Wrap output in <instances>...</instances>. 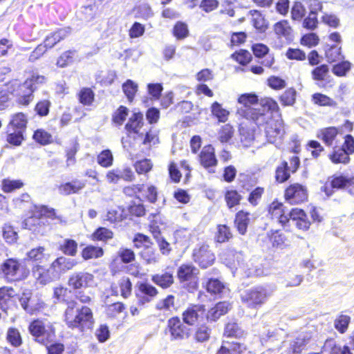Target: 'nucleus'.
Listing matches in <instances>:
<instances>
[{"instance_id": "nucleus-26", "label": "nucleus", "mask_w": 354, "mask_h": 354, "mask_svg": "<svg viewBox=\"0 0 354 354\" xmlns=\"http://www.w3.org/2000/svg\"><path fill=\"white\" fill-rule=\"evenodd\" d=\"M246 352L250 353L245 344L234 340L223 339L215 354H245Z\"/></svg>"}, {"instance_id": "nucleus-17", "label": "nucleus", "mask_w": 354, "mask_h": 354, "mask_svg": "<svg viewBox=\"0 0 354 354\" xmlns=\"http://www.w3.org/2000/svg\"><path fill=\"white\" fill-rule=\"evenodd\" d=\"M206 306L203 304H189L182 312L181 316L184 323L188 326H193L205 317Z\"/></svg>"}, {"instance_id": "nucleus-25", "label": "nucleus", "mask_w": 354, "mask_h": 354, "mask_svg": "<svg viewBox=\"0 0 354 354\" xmlns=\"http://www.w3.org/2000/svg\"><path fill=\"white\" fill-rule=\"evenodd\" d=\"M86 180L73 178L61 183L57 185V191L61 196H71L80 194L86 187Z\"/></svg>"}, {"instance_id": "nucleus-15", "label": "nucleus", "mask_w": 354, "mask_h": 354, "mask_svg": "<svg viewBox=\"0 0 354 354\" xmlns=\"http://www.w3.org/2000/svg\"><path fill=\"white\" fill-rule=\"evenodd\" d=\"M328 180L322 187V191L326 196L333 195L335 189H346L351 194L354 176L348 177L342 174H334Z\"/></svg>"}, {"instance_id": "nucleus-34", "label": "nucleus", "mask_w": 354, "mask_h": 354, "mask_svg": "<svg viewBox=\"0 0 354 354\" xmlns=\"http://www.w3.org/2000/svg\"><path fill=\"white\" fill-rule=\"evenodd\" d=\"M69 34V28H60L46 35L44 41L46 44L47 47L51 49L58 43L68 37Z\"/></svg>"}, {"instance_id": "nucleus-62", "label": "nucleus", "mask_w": 354, "mask_h": 354, "mask_svg": "<svg viewBox=\"0 0 354 354\" xmlns=\"http://www.w3.org/2000/svg\"><path fill=\"white\" fill-rule=\"evenodd\" d=\"M127 219L125 207H118L117 209H109L106 215V221L110 223H117Z\"/></svg>"}, {"instance_id": "nucleus-56", "label": "nucleus", "mask_w": 354, "mask_h": 354, "mask_svg": "<svg viewBox=\"0 0 354 354\" xmlns=\"http://www.w3.org/2000/svg\"><path fill=\"white\" fill-rule=\"evenodd\" d=\"M79 150L80 145L76 140L71 142L70 145L65 149L66 166L67 167L76 163V155Z\"/></svg>"}, {"instance_id": "nucleus-27", "label": "nucleus", "mask_w": 354, "mask_h": 354, "mask_svg": "<svg viewBox=\"0 0 354 354\" xmlns=\"http://www.w3.org/2000/svg\"><path fill=\"white\" fill-rule=\"evenodd\" d=\"M231 305L228 301H221L206 310L205 319L208 322H216L221 317L226 315L230 310Z\"/></svg>"}, {"instance_id": "nucleus-46", "label": "nucleus", "mask_w": 354, "mask_h": 354, "mask_svg": "<svg viewBox=\"0 0 354 354\" xmlns=\"http://www.w3.org/2000/svg\"><path fill=\"white\" fill-rule=\"evenodd\" d=\"M273 31L277 38L289 39L292 33V28L286 19H281L273 25Z\"/></svg>"}, {"instance_id": "nucleus-30", "label": "nucleus", "mask_w": 354, "mask_h": 354, "mask_svg": "<svg viewBox=\"0 0 354 354\" xmlns=\"http://www.w3.org/2000/svg\"><path fill=\"white\" fill-rule=\"evenodd\" d=\"M198 161L205 169L214 167L218 165L215 149L212 145L204 146L198 156Z\"/></svg>"}, {"instance_id": "nucleus-44", "label": "nucleus", "mask_w": 354, "mask_h": 354, "mask_svg": "<svg viewBox=\"0 0 354 354\" xmlns=\"http://www.w3.org/2000/svg\"><path fill=\"white\" fill-rule=\"evenodd\" d=\"M233 238V232L230 226L226 224H218L214 234V242L224 243L229 242Z\"/></svg>"}, {"instance_id": "nucleus-55", "label": "nucleus", "mask_w": 354, "mask_h": 354, "mask_svg": "<svg viewBox=\"0 0 354 354\" xmlns=\"http://www.w3.org/2000/svg\"><path fill=\"white\" fill-rule=\"evenodd\" d=\"M52 103L48 99L39 100L34 106L35 115L40 118L47 117L50 112Z\"/></svg>"}, {"instance_id": "nucleus-9", "label": "nucleus", "mask_w": 354, "mask_h": 354, "mask_svg": "<svg viewBox=\"0 0 354 354\" xmlns=\"http://www.w3.org/2000/svg\"><path fill=\"white\" fill-rule=\"evenodd\" d=\"M192 259L202 270L213 266L216 259L214 252L207 242H203L193 249Z\"/></svg>"}, {"instance_id": "nucleus-52", "label": "nucleus", "mask_w": 354, "mask_h": 354, "mask_svg": "<svg viewBox=\"0 0 354 354\" xmlns=\"http://www.w3.org/2000/svg\"><path fill=\"white\" fill-rule=\"evenodd\" d=\"M24 186L20 179L3 178L1 182V189L3 193L8 194L21 189Z\"/></svg>"}, {"instance_id": "nucleus-39", "label": "nucleus", "mask_w": 354, "mask_h": 354, "mask_svg": "<svg viewBox=\"0 0 354 354\" xmlns=\"http://www.w3.org/2000/svg\"><path fill=\"white\" fill-rule=\"evenodd\" d=\"M156 309L158 311L169 314L177 311L176 297L173 295H167L165 298L160 299L156 304Z\"/></svg>"}, {"instance_id": "nucleus-36", "label": "nucleus", "mask_w": 354, "mask_h": 354, "mask_svg": "<svg viewBox=\"0 0 354 354\" xmlns=\"http://www.w3.org/2000/svg\"><path fill=\"white\" fill-rule=\"evenodd\" d=\"M28 124V118L26 113L19 111L11 115L8 124V129L26 131Z\"/></svg>"}, {"instance_id": "nucleus-7", "label": "nucleus", "mask_w": 354, "mask_h": 354, "mask_svg": "<svg viewBox=\"0 0 354 354\" xmlns=\"http://www.w3.org/2000/svg\"><path fill=\"white\" fill-rule=\"evenodd\" d=\"M301 165L299 156L292 155L288 160H283L276 167L274 180L277 183L282 184L290 180L291 174L296 173Z\"/></svg>"}, {"instance_id": "nucleus-24", "label": "nucleus", "mask_w": 354, "mask_h": 354, "mask_svg": "<svg viewBox=\"0 0 354 354\" xmlns=\"http://www.w3.org/2000/svg\"><path fill=\"white\" fill-rule=\"evenodd\" d=\"M312 80L321 87L333 82V78L330 75V67L326 64H321L314 67L310 72Z\"/></svg>"}, {"instance_id": "nucleus-8", "label": "nucleus", "mask_w": 354, "mask_h": 354, "mask_svg": "<svg viewBox=\"0 0 354 354\" xmlns=\"http://www.w3.org/2000/svg\"><path fill=\"white\" fill-rule=\"evenodd\" d=\"M177 278L179 283L189 292H194L198 288L197 269L192 263L181 264L177 270Z\"/></svg>"}, {"instance_id": "nucleus-53", "label": "nucleus", "mask_w": 354, "mask_h": 354, "mask_svg": "<svg viewBox=\"0 0 354 354\" xmlns=\"http://www.w3.org/2000/svg\"><path fill=\"white\" fill-rule=\"evenodd\" d=\"M104 254V250L102 247L93 245H86L81 251V257L85 261L100 258Z\"/></svg>"}, {"instance_id": "nucleus-29", "label": "nucleus", "mask_w": 354, "mask_h": 354, "mask_svg": "<svg viewBox=\"0 0 354 354\" xmlns=\"http://www.w3.org/2000/svg\"><path fill=\"white\" fill-rule=\"evenodd\" d=\"M290 220L295 222L297 230L307 232L311 226V221L308 218L306 212L301 208L293 207L290 209Z\"/></svg>"}, {"instance_id": "nucleus-38", "label": "nucleus", "mask_w": 354, "mask_h": 354, "mask_svg": "<svg viewBox=\"0 0 354 354\" xmlns=\"http://www.w3.org/2000/svg\"><path fill=\"white\" fill-rule=\"evenodd\" d=\"M30 218H47L54 220L56 219L57 216L56 215V211L54 208L49 207L46 205H33L32 209H30Z\"/></svg>"}, {"instance_id": "nucleus-57", "label": "nucleus", "mask_w": 354, "mask_h": 354, "mask_svg": "<svg viewBox=\"0 0 354 354\" xmlns=\"http://www.w3.org/2000/svg\"><path fill=\"white\" fill-rule=\"evenodd\" d=\"M234 133V128L231 124H225L218 131V139L223 144L228 143L232 140Z\"/></svg>"}, {"instance_id": "nucleus-5", "label": "nucleus", "mask_w": 354, "mask_h": 354, "mask_svg": "<svg viewBox=\"0 0 354 354\" xmlns=\"http://www.w3.org/2000/svg\"><path fill=\"white\" fill-rule=\"evenodd\" d=\"M28 329L34 340L44 346L49 344L55 337V329L53 326L46 324L45 322L40 319L31 321Z\"/></svg>"}, {"instance_id": "nucleus-37", "label": "nucleus", "mask_w": 354, "mask_h": 354, "mask_svg": "<svg viewBox=\"0 0 354 354\" xmlns=\"http://www.w3.org/2000/svg\"><path fill=\"white\" fill-rule=\"evenodd\" d=\"M71 290L63 285H59L53 288V299L55 302L64 304L68 307L71 302H77L75 300L70 299L69 295Z\"/></svg>"}, {"instance_id": "nucleus-6", "label": "nucleus", "mask_w": 354, "mask_h": 354, "mask_svg": "<svg viewBox=\"0 0 354 354\" xmlns=\"http://www.w3.org/2000/svg\"><path fill=\"white\" fill-rule=\"evenodd\" d=\"M331 148L333 150L329 153L328 158L333 163L348 164L351 161L350 156L354 153V138L351 134H346L341 146L339 144Z\"/></svg>"}, {"instance_id": "nucleus-35", "label": "nucleus", "mask_w": 354, "mask_h": 354, "mask_svg": "<svg viewBox=\"0 0 354 354\" xmlns=\"http://www.w3.org/2000/svg\"><path fill=\"white\" fill-rule=\"evenodd\" d=\"M250 223V213L241 209L235 214L234 224L237 232L241 235H245Z\"/></svg>"}, {"instance_id": "nucleus-51", "label": "nucleus", "mask_w": 354, "mask_h": 354, "mask_svg": "<svg viewBox=\"0 0 354 354\" xmlns=\"http://www.w3.org/2000/svg\"><path fill=\"white\" fill-rule=\"evenodd\" d=\"M212 115L215 118L218 122L225 123L227 121L230 115V111L223 108L222 104L218 102H214L210 106Z\"/></svg>"}, {"instance_id": "nucleus-1", "label": "nucleus", "mask_w": 354, "mask_h": 354, "mask_svg": "<svg viewBox=\"0 0 354 354\" xmlns=\"http://www.w3.org/2000/svg\"><path fill=\"white\" fill-rule=\"evenodd\" d=\"M64 322L68 328L85 332L93 328L94 315L88 306H77V302H71L64 312Z\"/></svg>"}, {"instance_id": "nucleus-21", "label": "nucleus", "mask_w": 354, "mask_h": 354, "mask_svg": "<svg viewBox=\"0 0 354 354\" xmlns=\"http://www.w3.org/2000/svg\"><path fill=\"white\" fill-rule=\"evenodd\" d=\"M133 290V284L131 279L123 275L113 281L110 285V292L113 296H121L124 299L129 298Z\"/></svg>"}, {"instance_id": "nucleus-64", "label": "nucleus", "mask_w": 354, "mask_h": 354, "mask_svg": "<svg viewBox=\"0 0 354 354\" xmlns=\"http://www.w3.org/2000/svg\"><path fill=\"white\" fill-rule=\"evenodd\" d=\"M309 342L310 337L298 336L291 342L289 349L292 354H301Z\"/></svg>"}, {"instance_id": "nucleus-58", "label": "nucleus", "mask_w": 354, "mask_h": 354, "mask_svg": "<svg viewBox=\"0 0 354 354\" xmlns=\"http://www.w3.org/2000/svg\"><path fill=\"white\" fill-rule=\"evenodd\" d=\"M59 250L65 255L75 257L77 254V242L72 239H65L59 246Z\"/></svg>"}, {"instance_id": "nucleus-31", "label": "nucleus", "mask_w": 354, "mask_h": 354, "mask_svg": "<svg viewBox=\"0 0 354 354\" xmlns=\"http://www.w3.org/2000/svg\"><path fill=\"white\" fill-rule=\"evenodd\" d=\"M77 264L76 261L64 256L57 257L50 263L57 279H59L62 274L72 270Z\"/></svg>"}, {"instance_id": "nucleus-47", "label": "nucleus", "mask_w": 354, "mask_h": 354, "mask_svg": "<svg viewBox=\"0 0 354 354\" xmlns=\"http://www.w3.org/2000/svg\"><path fill=\"white\" fill-rule=\"evenodd\" d=\"M75 49H68L62 53L56 59V66L58 68H66L73 64L77 57Z\"/></svg>"}, {"instance_id": "nucleus-50", "label": "nucleus", "mask_w": 354, "mask_h": 354, "mask_svg": "<svg viewBox=\"0 0 354 354\" xmlns=\"http://www.w3.org/2000/svg\"><path fill=\"white\" fill-rule=\"evenodd\" d=\"M240 141L244 147L251 146L254 140L255 130L246 125H241L239 129Z\"/></svg>"}, {"instance_id": "nucleus-43", "label": "nucleus", "mask_w": 354, "mask_h": 354, "mask_svg": "<svg viewBox=\"0 0 354 354\" xmlns=\"http://www.w3.org/2000/svg\"><path fill=\"white\" fill-rule=\"evenodd\" d=\"M212 329L206 324L196 326L194 330L193 339L196 343L207 342L212 335Z\"/></svg>"}, {"instance_id": "nucleus-11", "label": "nucleus", "mask_w": 354, "mask_h": 354, "mask_svg": "<svg viewBox=\"0 0 354 354\" xmlns=\"http://www.w3.org/2000/svg\"><path fill=\"white\" fill-rule=\"evenodd\" d=\"M187 326L178 316H172L167 322L165 333L171 341H183L191 335V330Z\"/></svg>"}, {"instance_id": "nucleus-42", "label": "nucleus", "mask_w": 354, "mask_h": 354, "mask_svg": "<svg viewBox=\"0 0 354 354\" xmlns=\"http://www.w3.org/2000/svg\"><path fill=\"white\" fill-rule=\"evenodd\" d=\"M267 238L272 248H283L286 245L287 237L281 230H270Z\"/></svg>"}, {"instance_id": "nucleus-23", "label": "nucleus", "mask_w": 354, "mask_h": 354, "mask_svg": "<svg viewBox=\"0 0 354 354\" xmlns=\"http://www.w3.org/2000/svg\"><path fill=\"white\" fill-rule=\"evenodd\" d=\"M144 126L143 114L140 111L133 112L124 125L126 133L129 137H140L142 136L140 129Z\"/></svg>"}, {"instance_id": "nucleus-10", "label": "nucleus", "mask_w": 354, "mask_h": 354, "mask_svg": "<svg viewBox=\"0 0 354 354\" xmlns=\"http://www.w3.org/2000/svg\"><path fill=\"white\" fill-rule=\"evenodd\" d=\"M283 196L285 202L290 205H301L308 201V188L301 183H292L285 187Z\"/></svg>"}, {"instance_id": "nucleus-33", "label": "nucleus", "mask_w": 354, "mask_h": 354, "mask_svg": "<svg viewBox=\"0 0 354 354\" xmlns=\"http://www.w3.org/2000/svg\"><path fill=\"white\" fill-rule=\"evenodd\" d=\"M251 16V24L259 33H264L269 28V22L265 15L259 10H251L249 11Z\"/></svg>"}, {"instance_id": "nucleus-54", "label": "nucleus", "mask_w": 354, "mask_h": 354, "mask_svg": "<svg viewBox=\"0 0 354 354\" xmlns=\"http://www.w3.org/2000/svg\"><path fill=\"white\" fill-rule=\"evenodd\" d=\"M324 56L328 64H333L344 59L341 47L336 45L328 46L325 49Z\"/></svg>"}, {"instance_id": "nucleus-40", "label": "nucleus", "mask_w": 354, "mask_h": 354, "mask_svg": "<svg viewBox=\"0 0 354 354\" xmlns=\"http://www.w3.org/2000/svg\"><path fill=\"white\" fill-rule=\"evenodd\" d=\"M78 102L84 106H91L95 100V93L91 87H82L76 93Z\"/></svg>"}, {"instance_id": "nucleus-49", "label": "nucleus", "mask_w": 354, "mask_h": 354, "mask_svg": "<svg viewBox=\"0 0 354 354\" xmlns=\"http://www.w3.org/2000/svg\"><path fill=\"white\" fill-rule=\"evenodd\" d=\"M32 140L41 146H46L53 142V135L44 128H38L32 133Z\"/></svg>"}, {"instance_id": "nucleus-41", "label": "nucleus", "mask_w": 354, "mask_h": 354, "mask_svg": "<svg viewBox=\"0 0 354 354\" xmlns=\"http://www.w3.org/2000/svg\"><path fill=\"white\" fill-rule=\"evenodd\" d=\"M146 214V206L141 202L136 203V201H131L125 208L127 219L129 218L132 220L135 218L143 217Z\"/></svg>"}, {"instance_id": "nucleus-63", "label": "nucleus", "mask_w": 354, "mask_h": 354, "mask_svg": "<svg viewBox=\"0 0 354 354\" xmlns=\"http://www.w3.org/2000/svg\"><path fill=\"white\" fill-rule=\"evenodd\" d=\"M327 344H330L328 354H353L351 348L348 345L345 344L342 346L338 344L332 338H328L326 339L324 346Z\"/></svg>"}, {"instance_id": "nucleus-14", "label": "nucleus", "mask_w": 354, "mask_h": 354, "mask_svg": "<svg viewBox=\"0 0 354 354\" xmlns=\"http://www.w3.org/2000/svg\"><path fill=\"white\" fill-rule=\"evenodd\" d=\"M268 214L271 220L276 221L283 228L290 226V210L278 199L272 201L268 206Z\"/></svg>"}, {"instance_id": "nucleus-59", "label": "nucleus", "mask_w": 354, "mask_h": 354, "mask_svg": "<svg viewBox=\"0 0 354 354\" xmlns=\"http://www.w3.org/2000/svg\"><path fill=\"white\" fill-rule=\"evenodd\" d=\"M6 341L12 347L18 348L23 344V338L18 328H8L6 333Z\"/></svg>"}, {"instance_id": "nucleus-3", "label": "nucleus", "mask_w": 354, "mask_h": 354, "mask_svg": "<svg viewBox=\"0 0 354 354\" xmlns=\"http://www.w3.org/2000/svg\"><path fill=\"white\" fill-rule=\"evenodd\" d=\"M1 270L7 281L16 283L24 281L30 274V270L26 265L14 258L6 259L1 265Z\"/></svg>"}, {"instance_id": "nucleus-2", "label": "nucleus", "mask_w": 354, "mask_h": 354, "mask_svg": "<svg viewBox=\"0 0 354 354\" xmlns=\"http://www.w3.org/2000/svg\"><path fill=\"white\" fill-rule=\"evenodd\" d=\"M241 106L237 109V114L241 117L253 121L258 127L262 125L266 119V113L252 106L259 102L258 96L254 93H243L238 98Z\"/></svg>"}, {"instance_id": "nucleus-61", "label": "nucleus", "mask_w": 354, "mask_h": 354, "mask_svg": "<svg viewBox=\"0 0 354 354\" xmlns=\"http://www.w3.org/2000/svg\"><path fill=\"white\" fill-rule=\"evenodd\" d=\"M113 237V232L111 230L105 227H99L91 234L90 239L93 241L106 242Z\"/></svg>"}, {"instance_id": "nucleus-60", "label": "nucleus", "mask_w": 354, "mask_h": 354, "mask_svg": "<svg viewBox=\"0 0 354 354\" xmlns=\"http://www.w3.org/2000/svg\"><path fill=\"white\" fill-rule=\"evenodd\" d=\"M333 65L331 71L337 77H345L352 68V64L348 60L343 59Z\"/></svg>"}, {"instance_id": "nucleus-22", "label": "nucleus", "mask_w": 354, "mask_h": 354, "mask_svg": "<svg viewBox=\"0 0 354 354\" xmlns=\"http://www.w3.org/2000/svg\"><path fill=\"white\" fill-rule=\"evenodd\" d=\"M341 135L338 127L330 126L320 129L317 133V138L321 140L326 147H332L340 144Z\"/></svg>"}, {"instance_id": "nucleus-18", "label": "nucleus", "mask_w": 354, "mask_h": 354, "mask_svg": "<svg viewBox=\"0 0 354 354\" xmlns=\"http://www.w3.org/2000/svg\"><path fill=\"white\" fill-rule=\"evenodd\" d=\"M94 281L95 277L92 273L78 271L69 275L67 285L73 290H79L91 287Z\"/></svg>"}, {"instance_id": "nucleus-28", "label": "nucleus", "mask_w": 354, "mask_h": 354, "mask_svg": "<svg viewBox=\"0 0 354 354\" xmlns=\"http://www.w3.org/2000/svg\"><path fill=\"white\" fill-rule=\"evenodd\" d=\"M151 281L162 289H167L174 283L173 268L167 267L161 272L151 276Z\"/></svg>"}, {"instance_id": "nucleus-20", "label": "nucleus", "mask_w": 354, "mask_h": 354, "mask_svg": "<svg viewBox=\"0 0 354 354\" xmlns=\"http://www.w3.org/2000/svg\"><path fill=\"white\" fill-rule=\"evenodd\" d=\"M266 122L261 126L265 125V133L267 140L271 143H276L283 136V124L281 120L271 119L268 113H266Z\"/></svg>"}, {"instance_id": "nucleus-45", "label": "nucleus", "mask_w": 354, "mask_h": 354, "mask_svg": "<svg viewBox=\"0 0 354 354\" xmlns=\"http://www.w3.org/2000/svg\"><path fill=\"white\" fill-rule=\"evenodd\" d=\"M203 287L211 295L221 296L225 289V284L217 278H208Z\"/></svg>"}, {"instance_id": "nucleus-32", "label": "nucleus", "mask_w": 354, "mask_h": 354, "mask_svg": "<svg viewBox=\"0 0 354 354\" xmlns=\"http://www.w3.org/2000/svg\"><path fill=\"white\" fill-rule=\"evenodd\" d=\"M17 295L15 290L11 286H2L0 288V308L6 312L15 304V297Z\"/></svg>"}, {"instance_id": "nucleus-12", "label": "nucleus", "mask_w": 354, "mask_h": 354, "mask_svg": "<svg viewBox=\"0 0 354 354\" xmlns=\"http://www.w3.org/2000/svg\"><path fill=\"white\" fill-rule=\"evenodd\" d=\"M239 189L234 186H230L225 188L223 192L224 201L227 207L230 209L241 205L243 199L242 193L248 192L250 190L251 185L246 180H241Z\"/></svg>"}, {"instance_id": "nucleus-16", "label": "nucleus", "mask_w": 354, "mask_h": 354, "mask_svg": "<svg viewBox=\"0 0 354 354\" xmlns=\"http://www.w3.org/2000/svg\"><path fill=\"white\" fill-rule=\"evenodd\" d=\"M158 293V290L147 281H138L136 284L135 297L139 306L152 301Z\"/></svg>"}, {"instance_id": "nucleus-4", "label": "nucleus", "mask_w": 354, "mask_h": 354, "mask_svg": "<svg viewBox=\"0 0 354 354\" xmlns=\"http://www.w3.org/2000/svg\"><path fill=\"white\" fill-rule=\"evenodd\" d=\"M270 291L265 286H257L243 291L241 302L250 309H259L270 297Z\"/></svg>"}, {"instance_id": "nucleus-13", "label": "nucleus", "mask_w": 354, "mask_h": 354, "mask_svg": "<svg viewBox=\"0 0 354 354\" xmlns=\"http://www.w3.org/2000/svg\"><path fill=\"white\" fill-rule=\"evenodd\" d=\"M132 241L135 248L143 250L140 256L147 263L156 261L155 250L153 248V243L149 236L138 232L135 234Z\"/></svg>"}, {"instance_id": "nucleus-19", "label": "nucleus", "mask_w": 354, "mask_h": 354, "mask_svg": "<svg viewBox=\"0 0 354 354\" xmlns=\"http://www.w3.org/2000/svg\"><path fill=\"white\" fill-rule=\"evenodd\" d=\"M31 273L35 283L41 286H46L57 280L51 265L47 267L40 263H35L32 266Z\"/></svg>"}, {"instance_id": "nucleus-48", "label": "nucleus", "mask_w": 354, "mask_h": 354, "mask_svg": "<svg viewBox=\"0 0 354 354\" xmlns=\"http://www.w3.org/2000/svg\"><path fill=\"white\" fill-rule=\"evenodd\" d=\"M244 333V330L236 322H228L224 326L223 336L227 338L239 339L243 337Z\"/></svg>"}]
</instances>
